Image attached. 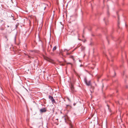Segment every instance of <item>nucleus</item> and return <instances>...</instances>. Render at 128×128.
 I'll return each mask as SVG.
<instances>
[{
	"mask_svg": "<svg viewBox=\"0 0 128 128\" xmlns=\"http://www.w3.org/2000/svg\"><path fill=\"white\" fill-rule=\"evenodd\" d=\"M84 81L85 84L88 86H90L91 85V81L89 80L88 81L86 78H85L84 79Z\"/></svg>",
	"mask_w": 128,
	"mask_h": 128,
	"instance_id": "nucleus-1",
	"label": "nucleus"
},
{
	"mask_svg": "<svg viewBox=\"0 0 128 128\" xmlns=\"http://www.w3.org/2000/svg\"><path fill=\"white\" fill-rule=\"evenodd\" d=\"M46 110V108H43L40 110V113L45 112Z\"/></svg>",
	"mask_w": 128,
	"mask_h": 128,
	"instance_id": "nucleus-2",
	"label": "nucleus"
},
{
	"mask_svg": "<svg viewBox=\"0 0 128 128\" xmlns=\"http://www.w3.org/2000/svg\"><path fill=\"white\" fill-rule=\"evenodd\" d=\"M70 90L72 93H73L74 91V88L73 85L72 84H71V85L70 86Z\"/></svg>",
	"mask_w": 128,
	"mask_h": 128,
	"instance_id": "nucleus-3",
	"label": "nucleus"
},
{
	"mask_svg": "<svg viewBox=\"0 0 128 128\" xmlns=\"http://www.w3.org/2000/svg\"><path fill=\"white\" fill-rule=\"evenodd\" d=\"M56 48V46H54L52 50L53 51H54V50H55Z\"/></svg>",
	"mask_w": 128,
	"mask_h": 128,
	"instance_id": "nucleus-4",
	"label": "nucleus"
},
{
	"mask_svg": "<svg viewBox=\"0 0 128 128\" xmlns=\"http://www.w3.org/2000/svg\"><path fill=\"white\" fill-rule=\"evenodd\" d=\"M49 98L51 100H52L53 99V98L52 96H49Z\"/></svg>",
	"mask_w": 128,
	"mask_h": 128,
	"instance_id": "nucleus-5",
	"label": "nucleus"
},
{
	"mask_svg": "<svg viewBox=\"0 0 128 128\" xmlns=\"http://www.w3.org/2000/svg\"><path fill=\"white\" fill-rule=\"evenodd\" d=\"M81 50L82 51L84 50L85 49V47L84 46H81Z\"/></svg>",
	"mask_w": 128,
	"mask_h": 128,
	"instance_id": "nucleus-6",
	"label": "nucleus"
},
{
	"mask_svg": "<svg viewBox=\"0 0 128 128\" xmlns=\"http://www.w3.org/2000/svg\"><path fill=\"white\" fill-rule=\"evenodd\" d=\"M70 128H73V126L71 124H70Z\"/></svg>",
	"mask_w": 128,
	"mask_h": 128,
	"instance_id": "nucleus-7",
	"label": "nucleus"
},
{
	"mask_svg": "<svg viewBox=\"0 0 128 128\" xmlns=\"http://www.w3.org/2000/svg\"><path fill=\"white\" fill-rule=\"evenodd\" d=\"M52 100V102L53 103H54V102H55V101L54 99L53 98L52 99V100Z\"/></svg>",
	"mask_w": 128,
	"mask_h": 128,
	"instance_id": "nucleus-8",
	"label": "nucleus"
},
{
	"mask_svg": "<svg viewBox=\"0 0 128 128\" xmlns=\"http://www.w3.org/2000/svg\"><path fill=\"white\" fill-rule=\"evenodd\" d=\"M69 50H67L66 49H64V51H65L66 50L67 52Z\"/></svg>",
	"mask_w": 128,
	"mask_h": 128,
	"instance_id": "nucleus-9",
	"label": "nucleus"
},
{
	"mask_svg": "<svg viewBox=\"0 0 128 128\" xmlns=\"http://www.w3.org/2000/svg\"><path fill=\"white\" fill-rule=\"evenodd\" d=\"M67 99L70 102V100L69 98H68Z\"/></svg>",
	"mask_w": 128,
	"mask_h": 128,
	"instance_id": "nucleus-10",
	"label": "nucleus"
},
{
	"mask_svg": "<svg viewBox=\"0 0 128 128\" xmlns=\"http://www.w3.org/2000/svg\"><path fill=\"white\" fill-rule=\"evenodd\" d=\"M82 64H81L80 65V67H81L82 66Z\"/></svg>",
	"mask_w": 128,
	"mask_h": 128,
	"instance_id": "nucleus-11",
	"label": "nucleus"
},
{
	"mask_svg": "<svg viewBox=\"0 0 128 128\" xmlns=\"http://www.w3.org/2000/svg\"><path fill=\"white\" fill-rule=\"evenodd\" d=\"M64 119L65 120H66V118H64Z\"/></svg>",
	"mask_w": 128,
	"mask_h": 128,
	"instance_id": "nucleus-12",
	"label": "nucleus"
},
{
	"mask_svg": "<svg viewBox=\"0 0 128 128\" xmlns=\"http://www.w3.org/2000/svg\"><path fill=\"white\" fill-rule=\"evenodd\" d=\"M107 14H108V12H107Z\"/></svg>",
	"mask_w": 128,
	"mask_h": 128,
	"instance_id": "nucleus-13",
	"label": "nucleus"
},
{
	"mask_svg": "<svg viewBox=\"0 0 128 128\" xmlns=\"http://www.w3.org/2000/svg\"><path fill=\"white\" fill-rule=\"evenodd\" d=\"M105 20V19L104 18V20Z\"/></svg>",
	"mask_w": 128,
	"mask_h": 128,
	"instance_id": "nucleus-14",
	"label": "nucleus"
},
{
	"mask_svg": "<svg viewBox=\"0 0 128 128\" xmlns=\"http://www.w3.org/2000/svg\"><path fill=\"white\" fill-rule=\"evenodd\" d=\"M15 40H16V37H15Z\"/></svg>",
	"mask_w": 128,
	"mask_h": 128,
	"instance_id": "nucleus-15",
	"label": "nucleus"
},
{
	"mask_svg": "<svg viewBox=\"0 0 128 128\" xmlns=\"http://www.w3.org/2000/svg\"><path fill=\"white\" fill-rule=\"evenodd\" d=\"M114 74H115V75H116V73H114Z\"/></svg>",
	"mask_w": 128,
	"mask_h": 128,
	"instance_id": "nucleus-16",
	"label": "nucleus"
},
{
	"mask_svg": "<svg viewBox=\"0 0 128 128\" xmlns=\"http://www.w3.org/2000/svg\"><path fill=\"white\" fill-rule=\"evenodd\" d=\"M78 40H80V39L79 38H78Z\"/></svg>",
	"mask_w": 128,
	"mask_h": 128,
	"instance_id": "nucleus-17",
	"label": "nucleus"
},
{
	"mask_svg": "<svg viewBox=\"0 0 128 128\" xmlns=\"http://www.w3.org/2000/svg\"><path fill=\"white\" fill-rule=\"evenodd\" d=\"M85 41H84V42H85Z\"/></svg>",
	"mask_w": 128,
	"mask_h": 128,
	"instance_id": "nucleus-18",
	"label": "nucleus"
},
{
	"mask_svg": "<svg viewBox=\"0 0 128 128\" xmlns=\"http://www.w3.org/2000/svg\"><path fill=\"white\" fill-rule=\"evenodd\" d=\"M68 64H71V63H69Z\"/></svg>",
	"mask_w": 128,
	"mask_h": 128,
	"instance_id": "nucleus-19",
	"label": "nucleus"
},
{
	"mask_svg": "<svg viewBox=\"0 0 128 128\" xmlns=\"http://www.w3.org/2000/svg\"><path fill=\"white\" fill-rule=\"evenodd\" d=\"M79 62L80 61V60H79Z\"/></svg>",
	"mask_w": 128,
	"mask_h": 128,
	"instance_id": "nucleus-20",
	"label": "nucleus"
},
{
	"mask_svg": "<svg viewBox=\"0 0 128 128\" xmlns=\"http://www.w3.org/2000/svg\"><path fill=\"white\" fill-rule=\"evenodd\" d=\"M11 1L12 2V0H11Z\"/></svg>",
	"mask_w": 128,
	"mask_h": 128,
	"instance_id": "nucleus-21",
	"label": "nucleus"
},
{
	"mask_svg": "<svg viewBox=\"0 0 128 128\" xmlns=\"http://www.w3.org/2000/svg\"><path fill=\"white\" fill-rule=\"evenodd\" d=\"M107 106H108V105H107Z\"/></svg>",
	"mask_w": 128,
	"mask_h": 128,
	"instance_id": "nucleus-22",
	"label": "nucleus"
}]
</instances>
